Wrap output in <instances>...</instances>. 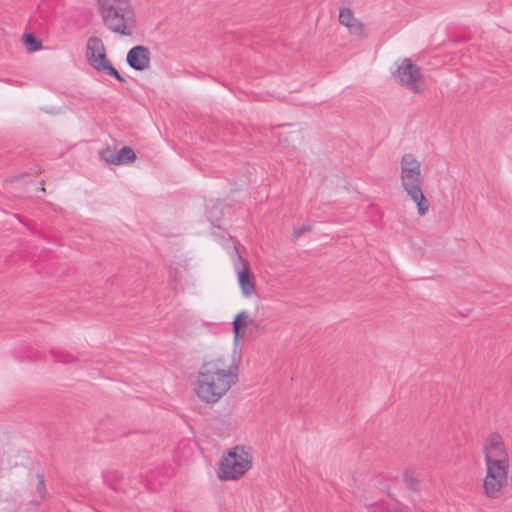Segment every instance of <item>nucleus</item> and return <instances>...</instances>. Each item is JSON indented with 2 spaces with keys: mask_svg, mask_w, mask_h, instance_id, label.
Segmentation results:
<instances>
[{
  "mask_svg": "<svg viewBox=\"0 0 512 512\" xmlns=\"http://www.w3.org/2000/svg\"><path fill=\"white\" fill-rule=\"evenodd\" d=\"M238 381V366L230 356L209 359L200 366L194 392L205 404L217 403Z\"/></svg>",
  "mask_w": 512,
  "mask_h": 512,
  "instance_id": "nucleus-1",
  "label": "nucleus"
},
{
  "mask_svg": "<svg viewBox=\"0 0 512 512\" xmlns=\"http://www.w3.org/2000/svg\"><path fill=\"white\" fill-rule=\"evenodd\" d=\"M482 453L485 464L483 495L489 499H498L509 485L511 470L509 449L502 435L490 432L483 441Z\"/></svg>",
  "mask_w": 512,
  "mask_h": 512,
  "instance_id": "nucleus-2",
  "label": "nucleus"
},
{
  "mask_svg": "<svg viewBox=\"0 0 512 512\" xmlns=\"http://www.w3.org/2000/svg\"><path fill=\"white\" fill-rule=\"evenodd\" d=\"M104 26L113 33L131 36L135 11L131 0H97Z\"/></svg>",
  "mask_w": 512,
  "mask_h": 512,
  "instance_id": "nucleus-3",
  "label": "nucleus"
},
{
  "mask_svg": "<svg viewBox=\"0 0 512 512\" xmlns=\"http://www.w3.org/2000/svg\"><path fill=\"white\" fill-rule=\"evenodd\" d=\"M420 161L410 153L404 154L400 160L401 186L409 198L416 204L417 213L424 216L429 211V201L422 190Z\"/></svg>",
  "mask_w": 512,
  "mask_h": 512,
  "instance_id": "nucleus-4",
  "label": "nucleus"
},
{
  "mask_svg": "<svg viewBox=\"0 0 512 512\" xmlns=\"http://www.w3.org/2000/svg\"><path fill=\"white\" fill-rule=\"evenodd\" d=\"M253 465L252 449L236 445L223 453L217 469L221 481H235L243 477Z\"/></svg>",
  "mask_w": 512,
  "mask_h": 512,
  "instance_id": "nucleus-5",
  "label": "nucleus"
},
{
  "mask_svg": "<svg viewBox=\"0 0 512 512\" xmlns=\"http://www.w3.org/2000/svg\"><path fill=\"white\" fill-rule=\"evenodd\" d=\"M86 58L94 69L112 76L120 82L125 81L106 58L105 46L100 38L93 36L88 39Z\"/></svg>",
  "mask_w": 512,
  "mask_h": 512,
  "instance_id": "nucleus-6",
  "label": "nucleus"
},
{
  "mask_svg": "<svg viewBox=\"0 0 512 512\" xmlns=\"http://www.w3.org/2000/svg\"><path fill=\"white\" fill-rule=\"evenodd\" d=\"M395 78L402 86L413 93L419 94L426 89V82L421 69L409 58H405L398 65Z\"/></svg>",
  "mask_w": 512,
  "mask_h": 512,
  "instance_id": "nucleus-7",
  "label": "nucleus"
},
{
  "mask_svg": "<svg viewBox=\"0 0 512 512\" xmlns=\"http://www.w3.org/2000/svg\"><path fill=\"white\" fill-rule=\"evenodd\" d=\"M233 252L237 257V261L235 262V269L237 270L238 282L241 288V291L244 296L250 297L255 292V286L253 282V278L249 273V263L245 261L238 253L236 246L233 247Z\"/></svg>",
  "mask_w": 512,
  "mask_h": 512,
  "instance_id": "nucleus-8",
  "label": "nucleus"
},
{
  "mask_svg": "<svg viewBox=\"0 0 512 512\" xmlns=\"http://www.w3.org/2000/svg\"><path fill=\"white\" fill-rule=\"evenodd\" d=\"M126 61L132 69L143 71L150 66V51L142 45L134 46L128 51Z\"/></svg>",
  "mask_w": 512,
  "mask_h": 512,
  "instance_id": "nucleus-9",
  "label": "nucleus"
},
{
  "mask_svg": "<svg viewBox=\"0 0 512 512\" xmlns=\"http://www.w3.org/2000/svg\"><path fill=\"white\" fill-rule=\"evenodd\" d=\"M403 478L406 486L413 492L421 491V482L418 479L416 472L413 468H407L404 470Z\"/></svg>",
  "mask_w": 512,
  "mask_h": 512,
  "instance_id": "nucleus-10",
  "label": "nucleus"
},
{
  "mask_svg": "<svg viewBox=\"0 0 512 512\" xmlns=\"http://www.w3.org/2000/svg\"><path fill=\"white\" fill-rule=\"evenodd\" d=\"M118 165L128 164L135 160L136 155L132 148L128 146L122 147L117 151Z\"/></svg>",
  "mask_w": 512,
  "mask_h": 512,
  "instance_id": "nucleus-11",
  "label": "nucleus"
},
{
  "mask_svg": "<svg viewBox=\"0 0 512 512\" xmlns=\"http://www.w3.org/2000/svg\"><path fill=\"white\" fill-rule=\"evenodd\" d=\"M249 314L246 311L240 312L233 321V331L235 337L240 334L241 327H245L248 324Z\"/></svg>",
  "mask_w": 512,
  "mask_h": 512,
  "instance_id": "nucleus-12",
  "label": "nucleus"
},
{
  "mask_svg": "<svg viewBox=\"0 0 512 512\" xmlns=\"http://www.w3.org/2000/svg\"><path fill=\"white\" fill-rule=\"evenodd\" d=\"M100 157L102 160L109 164L118 165L117 150L112 148H106L100 151Z\"/></svg>",
  "mask_w": 512,
  "mask_h": 512,
  "instance_id": "nucleus-13",
  "label": "nucleus"
},
{
  "mask_svg": "<svg viewBox=\"0 0 512 512\" xmlns=\"http://www.w3.org/2000/svg\"><path fill=\"white\" fill-rule=\"evenodd\" d=\"M350 34L359 36V37H366L367 33L364 27V24L360 22L358 19L354 20L352 23H350L347 26Z\"/></svg>",
  "mask_w": 512,
  "mask_h": 512,
  "instance_id": "nucleus-14",
  "label": "nucleus"
},
{
  "mask_svg": "<svg viewBox=\"0 0 512 512\" xmlns=\"http://www.w3.org/2000/svg\"><path fill=\"white\" fill-rule=\"evenodd\" d=\"M24 44L29 52H36L41 48V42L28 33L24 35Z\"/></svg>",
  "mask_w": 512,
  "mask_h": 512,
  "instance_id": "nucleus-15",
  "label": "nucleus"
},
{
  "mask_svg": "<svg viewBox=\"0 0 512 512\" xmlns=\"http://www.w3.org/2000/svg\"><path fill=\"white\" fill-rule=\"evenodd\" d=\"M356 18H354L352 11L349 8H342L339 13V21L342 25L348 26Z\"/></svg>",
  "mask_w": 512,
  "mask_h": 512,
  "instance_id": "nucleus-16",
  "label": "nucleus"
},
{
  "mask_svg": "<svg viewBox=\"0 0 512 512\" xmlns=\"http://www.w3.org/2000/svg\"><path fill=\"white\" fill-rule=\"evenodd\" d=\"M153 473L146 479V486L152 490L157 489L163 483L166 477H161L158 481L152 479Z\"/></svg>",
  "mask_w": 512,
  "mask_h": 512,
  "instance_id": "nucleus-17",
  "label": "nucleus"
},
{
  "mask_svg": "<svg viewBox=\"0 0 512 512\" xmlns=\"http://www.w3.org/2000/svg\"><path fill=\"white\" fill-rule=\"evenodd\" d=\"M311 230V225L304 224L300 227H295L293 229V239L297 240L301 235H303L305 232Z\"/></svg>",
  "mask_w": 512,
  "mask_h": 512,
  "instance_id": "nucleus-18",
  "label": "nucleus"
},
{
  "mask_svg": "<svg viewBox=\"0 0 512 512\" xmlns=\"http://www.w3.org/2000/svg\"><path fill=\"white\" fill-rule=\"evenodd\" d=\"M37 479H38L37 490L40 492V494H42L43 491L45 490V480H44L43 475H41V474L37 475Z\"/></svg>",
  "mask_w": 512,
  "mask_h": 512,
  "instance_id": "nucleus-19",
  "label": "nucleus"
},
{
  "mask_svg": "<svg viewBox=\"0 0 512 512\" xmlns=\"http://www.w3.org/2000/svg\"><path fill=\"white\" fill-rule=\"evenodd\" d=\"M71 359H72L71 356L62 354V353L59 355H55V361H58V362L68 363L71 361Z\"/></svg>",
  "mask_w": 512,
  "mask_h": 512,
  "instance_id": "nucleus-20",
  "label": "nucleus"
},
{
  "mask_svg": "<svg viewBox=\"0 0 512 512\" xmlns=\"http://www.w3.org/2000/svg\"><path fill=\"white\" fill-rule=\"evenodd\" d=\"M396 512H403V511L398 510V511H396Z\"/></svg>",
  "mask_w": 512,
  "mask_h": 512,
  "instance_id": "nucleus-21",
  "label": "nucleus"
}]
</instances>
